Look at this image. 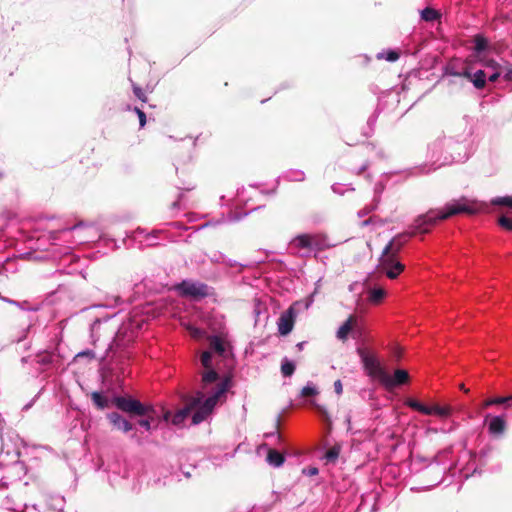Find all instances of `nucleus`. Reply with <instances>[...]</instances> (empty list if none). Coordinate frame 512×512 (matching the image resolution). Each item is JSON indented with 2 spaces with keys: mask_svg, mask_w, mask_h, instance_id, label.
Returning a JSON list of instances; mask_svg holds the SVG:
<instances>
[{
  "mask_svg": "<svg viewBox=\"0 0 512 512\" xmlns=\"http://www.w3.org/2000/svg\"><path fill=\"white\" fill-rule=\"evenodd\" d=\"M135 112L138 115L140 127H144V125L146 124V115H145V113L141 109H139V108H135Z\"/></svg>",
  "mask_w": 512,
  "mask_h": 512,
  "instance_id": "obj_52",
  "label": "nucleus"
},
{
  "mask_svg": "<svg viewBox=\"0 0 512 512\" xmlns=\"http://www.w3.org/2000/svg\"><path fill=\"white\" fill-rule=\"evenodd\" d=\"M504 72L502 73V77L506 81H512V65L505 63L503 65Z\"/></svg>",
  "mask_w": 512,
  "mask_h": 512,
  "instance_id": "obj_44",
  "label": "nucleus"
},
{
  "mask_svg": "<svg viewBox=\"0 0 512 512\" xmlns=\"http://www.w3.org/2000/svg\"><path fill=\"white\" fill-rule=\"evenodd\" d=\"M430 413L428 415H437L440 417H448L451 415L452 409L450 406L433 405L428 406Z\"/></svg>",
  "mask_w": 512,
  "mask_h": 512,
  "instance_id": "obj_26",
  "label": "nucleus"
},
{
  "mask_svg": "<svg viewBox=\"0 0 512 512\" xmlns=\"http://www.w3.org/2000/svg\"><path fill=\"white\" fill-rule=\"evenodd\" d=\"M224 265H226L227 267H231V268H232V267H238V268H239V271H241V270H242V268L244 267V265H242V264L238 263V262H237V261H235V260L228 259L227 257H226V259H225Z\"/></svg>",
  "mask_w": 512,
  "mask_h": 512,
  "instance_id": "obj_50",
  "label": "nucleus"
},
{
  "mask_svg": "<svg viewBox=\"0 0 512 512\" xmlns=\"http://www.w3.org/2000/svg\"><path fill=\"white\" fill-rule=\"evenodd\" d=\"M179 202H180V199H179L178 201L173 202L172 207H173V208L178 207Z\"/></svg>",
  "mask_w": 512,
  "mask_h": 512,
  "instance_id": "obj_64",
  "label": "nucleus"
},
{
  "mask_svg": "<svg viewBox=\"0 0 512 512\" xmlns=\"http://www.w3.org/2000/svg\"><path fill=\"white\" fill-rule=\"evenodd\" d=\"M144 320L136 315L128 319V321L119 324L117 313L109 316L97 317L90 327V335L95 345L102 338L105 341H112L108 344L105 353L101 356L102 360L108 358L119 359L129 357L127 349L134 342L138 335V331L142 328Z\"/></svg>",
  "mask_w": 512,
  "mask_h": 512,
  "instance_id": "obj_2",
  "label": "nucleus"
},
{
  "mask_svg": "<svg viewBox=\"0 0 512 512\" xmlns=\"http://www.w3.org/2000/svg\"><path fill=\"white\" fill-rule=\"evenodd\" d=\"M133 92L138 99H140L142 101H146V96L140 87L134 86Z\"/></svg>",
  "mask_w": 512,
  "mask_h": 512,
  "instance_id": "obj_54",
  "label": "nucleus"
},
{
  "mask_svg": "<svg viewBox=\"0 0 512 512\" xmlns=\"http://www.w3.org/2000/svg\"><path fill=\"white\" fill-rule=\"evenodd\" d=\"M33 402H30L28 403L27 405L24 406V410H28L31 406H32Z\"/></svg>",
  "mask_w": 512,
  "mask_h": 512,
  "instance_id": "obj_63",
  "label": "nucleus"
},
{
  "mask_svg": "<svg viewBox=\"0 0 512 512\" xmlns=\"http://www.w3.org/2000/svg\"><path fill=\"white\" fill-rule=\"evenodd\" d=\"M474 43V52L476 56L480 59L482 58L483 52H485L489 48V41L482 34H477L473 38Z\"/></svg>",
  "mask_w": 512,
  "mask_h": 512,
  "instance_id": "obj_23",
  "label": "nucleus"
},
{
  "mask_svg": "<svg viewBox=\"0 0 512 512\" xmlns=\"http://www.w3.org/2000/svg\"><path fill=\"white\" fill-rule=\"evenodd\" d=\"M82 274V269L78 270L77 268H71L70 270H66V274H74V273Z\"/></svg>",
  "mask_w": 512,
  "mask_h": 512,
  "instance_id": "obj_59",
  "label": "nucleus"
},
{
  "mask_svg": "<svg viewBox=\"0 0 512 512\" xmlns=\"http://www.w3.org/2000/svg\"><path fill=\"white\" fill-rule=\"evenodd\" d=\"M458 77H465L469 81H471V77H473V73L471 72V70L468 66H463V67H461V71L459 72Z\"/></svg>",
  "mask_w": 512,
  "mask_h": 512,
  "instance_id": "obj_46",
  "label": "nucleus"
},
{
  "mask_svg": "<svg viewBox=\"0 0 512 512\" xmlns=\"http://www.w3.org/2000/svg\"><path fill=\"white\" fill-rule=\"evenodd\" d=\"M481 209L482 205L476 201L461 198L447 203L442 210H430L418 216L412 225V231L397 234L384 247L379 258V270L389 279L397 278L405 268L399 261L398 254L412 236L417 233H428L439 220H445L460 213L475 214Z\"/></svg>",
  "mask_w": 512,
  "mask_h": 512,
  "instance_id": "obj_1",
  "label": "nucleus"
},
{
  "mask_svg": "<svg viewBox=\"0 0 512 512\" xmlns=\"http://www.w3.org/2000/svg\"><path fill=\"white\" fill-rule=\"evenodd\" d=\"M486 73L483 70H477L473 73V77H471V82L477 89H482L486 84Z\"/></svg>",
  "mask_w": 512,
  "mask_h": 512,
  "instance_id": "obj_27",
  "label": "nucleus"
},
{
  "mask_svg": "<svg viewBox=\"0 0 512 512\" xmlns=\"http://www.w3.org/2000/svg\"><path fill=\"white\" fill-rule=\"evenodd\" d=\"M499 225L508 231H512V218L506 215H502L498 221Z\"/></svg>",
  "mask_w": 512,
  "mask_h": 512,
  "instance_id": "obj_40",
  "label": "nucleus"
},
{
  "mask_svg": "<svg viewBox=\"0 0 512 512\" xmlns=\"http://www.w3.org/2000/svg\"><path fill=\"white\" fill-rule=\"evenodd\" d=\"M392 353H393V356L397 360L400 359V357H401V349L399 347H394Z\"/></svg>",
  "mask_w": 512,
  "mask_h": 512,
  "instance_id": "obj_58",
  "label": "nucleus"
},
{
  "mask_svg": "<svg viewBox=\"0 0 512 512\" xmlns=\"http://www.w3.org/2000/svg\"><path fill=\"white\" fill-rule=\"evenodd\" d=\"M387 378H388L387 381L382 380L381 383L387 388H392V387L400 386V385L407 383L409 380V374L405 370L397 369V370H395L393 376H391L387 372Z\"/></svg>",
  "mask_w": 512,
  "mask_h": 512,
  "instance_id": "obj_14",
  "label": "nucleus"
},
{
  "mask_svg": "<svg viewBox=\"0 0 512 512\" xmlns=\"http://www.w3.org/2000/svg\"><path fill=\"white\" fill-rule=\"evenodd\" d=\"M45 391H51L55 399L62 404L64 401V390L61 378H55L48 381L46 386L43 388Z\"/></svg>",
  "mask_w": 512,
  "mask_h": 512,
  "instance_id": "obj_17",
  "label": "nucleus"
},
{
  "mask_svg": "<svg viewBox=\"0 0 512 512\" xmlns=\"http://www.w3.org/2000/svg\"><path fill=\"white\" fill-rule=\"evenodd\" d=\"M37 361L41 365H56L61 361V356L54 351H45L38 355Z\"/></svg>",
  "mask_w": 512,
  "mask_h": 512,
  "instance_id": "obj_22",
  "label": "nucleus"
},
{
  "mask_svg": "<svg viewBox=\"0 0 512 512\" xmlns=\"http://www.w3.org/2000/svg\"><path fill=\"white\" fill-rule=\"evenodd\" d=\"M186 329L189 332V334L191 335V337L196 340L202 339L206 334V332L203 329L198 328L192 324H188L186 326Z\"/></svg>",
  "mask_w": 512,
  "mask_h": 512,
  "instance_id": "obj_33",
  "label": "nucleus"
},
{
  "mask_svg": "<svg viewBox=\"0 0 512 512\" xmlns=\"http://www.w3.org/2000/svg\"><path fill=\"white\" fill-rule=\"evenodd\" d=\"M318 472H319L318 468H316V467H309V468L303 470V473H305L309 476L317 475Z\"/></svg>",
  "mask_w": 512,
  "mask_h": 512,
  "instance_id": "obj_57",
  "label": "nucleus"
},
{
  "mask_svg": "<svg viewBox=\"0 0 512 512\" xmlns=\"http://www.w3.org/2000/svg\"><path fill=\"white\" fill-rule=\"evenodd\" d=\"M1 505L2 508L13 512H23L27 508V505L21 501H15L12 494L7 495Z\"/></svg>",
  "mask_w": 512,
  "mask_h": 512,
  "instance_id": "obj_20",
  "label": "nucleus"
},
{
  "mask_svg": "<svg viewBox=\"0 0 512 512\" xmlns=\"http://www.w3.org/2000/svg\"><path fill=\"white\" fill-rule=\"evenodd\" d=\"M209 350L204 351L201 355V364L207 370L202 375V388L208 391V388H214L216 385L230 377L220 379L219 374L212 368V357L216 354L218 357L226 359L230 355L229 343L223 334L212 335L208 337Z\"/></svg>",
  "mask_w": 512,
  "mask_h": 512,
  "instance_id": "obj_5",
  "label": "nucleus"
},
{
  "mask_svg": "<svg viewBox=\"0 0 512 512\" xmlns=\"http://www.w3.org/2000/svg\"><path fill=\"white\" fill-rule=\"evenodd\" d=\"M407 405H408L410 408H412V409H414V410H416V411H418V412H420V413H422V414L427 415V414H429V413H430V411L428 410V406H426V405H424V404L420 403L419 401H417V400H415V399H409V400L407 401Z\"/></svg>",
  "mask_w": 512,
  "mask_h": 512,
  "instance_id": "obj_30",
  "label": "nucleus"
},
{
  "mask_svg": "<svg viewBox=\"0 0 512 512\" xmlns=\"http://www.w3.org/2000/svg\"><path fill=\"white\" fill-rule=\"evenodd\" d=\"M461 68L454 63H449L445 68V74L450 76H459Z\"/></svg>",
  "mask_w": 512,
  "mask_h": 512,
  "instance_id": "obj_42",
  "label": "nucleus"
},
{
  "mask_svg": "<svg viewBox=\"0 0 512 512\" xmlns=\"http://www.w3.org/2000/svg\"><path fill=\"white\" fill-rule=\"evenodd\" d=\"M357 318L354 315H350L348 319L339 327L336 333V337L341 340H347L349 333L352 332L354 326L356 325Z\"/></svg>",
  "mask_w": 512,
  "mask_h": 512,
  "instance_id": "obj_18",
  "label": "nucleus"
},
{
  "mask_svg": "<svg viewBox=\"0 0 512 512\" xmlns=\"http://www.w3.org/2000/svg\"><path fill=\"white\" fill-rule=\"evenodd\" d=\"M377 58L378 59H385L389 62H394L396 60H398L399 58V53L397 51H394V50H389L387 52H380L377 54Z\"/></svg>",
  "mask_w": 512,
  "mask_h": 512,
  "instance_id": "obj_36",
  "label": "nucleus"
},
{
  "mask_svg": "<svg viewBox=\"0 0 512 512\" xmlns=\"http://www.w3.org/2000/svg\"><path fill=\"white\" fill-rule=\"evenodd\" d=\"M172 225H173V226H175V227H177V228H184V227H183L180 223H178V222H174Z\"/></svg>",
  "mask_w": 512,
  "mask_h": 512,
  "instance_id": "obj_62",
  "label": "nucleus"
},
{
  "mask_svg": "<svg viewBox=\"0 0 512 512\" xmlns=\"http://www.w3.org/2000/svg\"><path fill=\"white\" fill-rule=\"evenodd\" d=\"M491 203L493 205H504L512 208V197L511 196H505V197H496L492 199Z\"/></svg>",
  "mask_w": 512,
  "mask_h": 512,
  "instance_id": "obj_39",
  "label": "nucleus"
},
{
  "mask_svg": "<svg viewBox=\"0 0 512 512\" xmlns=\"http://www.w3.org/2000/svg\"><path fill=\"white\" fill-rule=\"evenodd\" d=\"M229 388L230 380L228 378L219 382L216 387L208 388V391L202 388L195 396L186 400L185 406L173 416L172 423L181 425L188 416H191L193 424H200L212 413L216 404L225 397Z\"/></svg>",
  "mask_w": 512,
  "mask_h": 512,
  "instance_id": "obj_3",
  "label": "nucleus"
},
{
  "mask_svg": "<svg viewBox=\"0 0 512 512\" xmlns=\"http://www.w3.org/2000/svg\"><path fill=\"white\" fill-rule=\"evenodd\" d=\"M79 261V259L75 255H71L69 259V264L71 265L73 261Z\"/></svg>",
  "mask_w": 512,
  "mask_h": 512,
  "instance_id": "obj_61",
  "label": "nucleus"
},
{
  "mask_svg": "<svg viewBox=\"0 0 512 512\" xmlns=\"http://www.w3.org/2000/svg\"><path fill=\"white\" fill-rule=\"evenodd\" d=\"M318 394V389L312 382H308L301 390L302 397H310Z\"/></svg>",
  "mask_w": 512,
  "mask_h": 512,
  "instance_id": "obj_35",
  "label": "nucleus"
},
{
  "mask_svg": "<svg viewBox=\"0 0 512 512\" xmlns=\"http://www.w3.org/2000/svg\"><path fill=\"white\" fill-rule=\"evenodd\" d=\"M480 63L488 68V69H491L492 71L493 70H499V69H504L503 68V65L500 64L499 62H497L496 60L494 59H488L486 57H482L479 59Z\"/></svg>",
  "mask_w": 512,
  "mask_h": 512,
  "instance_id": "obj_32",
  "label": "nucleus"
},
{
  "mask_svg": "<svg viewBox=\"0 0 512 512\" xmlns=\"http://www.w3.org/2000/svg\"><path fill=\"white\" fill-rule=\"evenodd\" d=\"M7 485H8V483H7V481L5 480V477H3V478L1 479L0 489H2V488H6V487H7Z\"/></svg>",
  "mask_w": 512,
  "mask_h": 512,
  "instance_id": "obj_60",
  "label": "nucleus"
},
{
  "mask_svg": "<svg viewBox=\"0 0 512 512\" xmlns=\"http://www.w3.org/2000/svg\"><path fill=\"white\" fill-rule=\"evenodd\" d=\"M490 419L488 423V431L492 435H502L506 429V421L504 416H491L487 415L486 420Z\"/></svg>",
  "mask_w": 512,
  "mask_h": 512,
  "instance_id": "obj_16",
  "label": "nucleus"
},
{
  "mask_svg": "<svg viewBox=\"0 0 512 512\" xmlns=\"http://www.w3.org/2000/svg\"><path fill=\"white\" fill-rule=\"evenodd\" d=\"M176 289L183 296L202 298L208 295L209 287L198 281L183 280L176 286Z\"/></svg>",
  "mask_w": 512,
  "mask_h": 512,
  "instance_id": "obj_10",
  "label": "nucleus"
},
{
  "mask_svg": "<svg viewBox=\"0 0 512 512\" xmlns=\"http://www.w3.org/2000/svg\"><path fill=\"white\" fill-rule=\"evenodd\" d=\"M91 398H92L94 405L97 406L99 409H104V408L108 407V405H109L108 398L105 397L100 392H93L91 395Z\"/></svg>",
  "mask_w": 512,
  "mask_h": 512,
  "instance_id": "obj_29",
  "label": "nucleus"
},
{
  "mask_svg": "<svg viewBox=\"0 0 512 512\" xmlns=\"http://www.w3.org/2000/svg\"><path fill=\"white\" fill-rule=\"evenodd\" d=\"M5 301H7L10 304L16 305L19 308L24 309V310H32V311H36L37 310V308H33V309L25 308L24 306L27 304V302H18V301L10 300V299H5Z\"/></svg>",
  "mask_w": 512,
  "mask_h": 512,
  "instance_id": "obj_53",
  "label": "nucleus"
},
{
  "mask_svg": "<svg viewBox=\"0 0 512 512\" xmlns=\"http://www.w3.org/2000/svg\"><path fill=\"white\" fill-rule=\"evenodd\" d=\"M285 457L283 454L274 449H269L267 455V462L273 467H280L283 465Z\"/></svg>",
  "mask_w": 512,
  "mask_h": 512,
  "instance_id": "obj_24",
  "label": "nucleus"
},
{
  "mask_svg": "<svg viewBox=\"0 0 512 512\" xmlns=\"http://www.w3.org/2000/svg\"><path fill=\"white\" fill-rule=\"evenodd\" d=\"M63 297L64 290L62 289V284H58L57 289L47 294L44 300V304L47 306H56L62 302Z\"/></svg>",
  "mask_w": 512,
  "mask_h": 512,
  "instance_id": "obj_21",
  "label": "nucleus"
},
{
  "mask_svg": "<svg viewBox=\"0 0 512 512\" xmlns=\"http://www.w3.org/2000/svg\"><path fill=\"white\" fill-rule=\"evenodd\" d=\"M304 177H305L304 172L297 170V171L292 172L290 179L293 181H302V180H304Z\"/></svg>",
  "mask_w": 512,
  "mask_h": 512,
  "instance_id": "obj_49",
  "label": "nucleus"
},
{
  "mask_svg": "<svg viewBox=\"0 0 512 512\" xmlns=\"http://www.w3.org/2000/svg\"><path fill=\"white\" fill-rule=\"evenodd\" d=\"M357 354L360 357L366 374L370 378L377 379L380 382H382V380L387 381V371L375 354L370 353L368 350L361 347L357 348Z\"/></svg>",
  "mask_w": 512,
  "mask_h": 512,
  "instance_id": "obj_9",
  "label": "nucleus"
},
{
  "mask_svg": "<svg viewBox=\"0 0 512 512\" xmlns=\"http://www.w3.org/2000/svg\"><path fill=\"white\" fill-rule=\"evenodd\" d=\"M386 292L381 287L372 288L369 290L368 299L372 303H379L385 297Z\"/></svg>",
  "mask_w": 512,
  "mask_h": 512,
  "instance_id": "obj_28",
  "label": "nucleus"
},
{
  "mask_svg": "<svg viewBox=\"0 0 512 512\" xmlns=\"http://www.w3.org/2000/svg\"><path fill=\"white\" fill-rule=\"evenodd\" d=\"M47 506L55 512H62L64 510V497L58 495L49 497Z\"/></svg>",
  "mask_w": 512,
  "mask_h": 512,
  "instance_id": "obj_25",
  "label": "nucleus"
},
{
  "mask_svg": "<svg viewBox=\"0 0 512 512\" xmlns=\"http://www.w3.org/2000/svg\"><path fill=\"white\" fill-rule=\"evenodd\" d=\"M334 391L337 395H341L343 392V385L341 380H336L334 382Z\"/></svg>",
  "mask_w": 512,
  "mask_h": 512,
  "instance_id": "obj_55",
  "label": "nucleus"
},
{
  "mask_svg": "<svg viewBox=\"0 0 512 512\" xmlns=\"http://www.w3.org/2000/svg\"><path fill=\"white\" fill-rule=\"evenodd\" d=\"M340 451H341V448L339 445H334L333 447H331L325 454V458L327 461L329 462H334L337 460V458L339 457V454H340Z\"/></svg>",
  "mask_w": 512,
  "mask_h": 512,
  "instance_id": "obj_37",
  "label": "nucleus"
},
{
  "mask_svg": "<svg viewBox=\"0 0 512 512\" xmlns=\"http://www.w3.org/2000/svg\"><path fill=\"white\" fill-rule=\"evenodd\" d=\"M138 425L145 429L146 431H149L151 429L150 421L147 419H141L138 421Z\"/></svg>",
  "mask_w": 512,
  "mask_h": 512,
  "instance_id": "obj_56",
  "label": "nucleus"
},
{
  "mask_svg": "<svg viewBox=\"0 0 512 512\" xmlns=\"http://www.w3.org/2000/svg\"><path fill=\"white\" fill-rule=\"evenodd\" d=\"M334 244L328 242L325 234H299L290 241V248L302 257H309L313 252L323 251Z\"/></svg>",
  "mask_w": 512,
  "mask_h": 512,
  "instance_id": "obj_6",
  "label": "nucleus"
},
{
  "mask_svg": "<svg viewBox=\"0 0 512 512\" xmlns=\"http://www.w3.org/2000/svg\"><path fill=\"white\" fill-rule=\"evenodd\" d=\"M373 202L374 203L372 205L365 206L364 208H362L361 210L358 211V216L360 218L367 216L369 213H371L377 207L378 200L373 199Z\"/></svg>",
  "mask_w": 512,
  "mask_h": 512,
  "instance_id": "obj_41",
  "label": "nucleus"
},
{
  "mask_svg": "<svg viewBox=\"0 0 512 512\" xmlns=\"http://www.w3.org/2000/svg\"><path fill=\"white\" fill-rule=\"evenodd\" d=\"M225 259H226V256L223 253H221V252H215L210 257V260L213 263H222V264H224Z\"/></svg>",
  "mask_w": 512,
  "mask_h": 512,
  "instance_id": "obj_45",
  "label": "nucleus"
},
{
  "mask_svg": "<svg viewBox=\"0 0 512 512\" xmlns=\"http://www.w3.org/2000/svg\"><path fill=\"white\" fill-rule=\"evenodd\" d=\"M512 399V396H507V397H496V398H492V399H488L486 400L484 403H483V406L484 407H489L491 405H496V404H507L510 402V400Z\"/></svg>",
  "mask_w": 512,
  "mask_h": 512,
  "instance_id": "obj_38",
  "label": "nucleus"
},
{
  "mask_svg": "<svg viewBox=\"0 0 512 512\" xmlns=\"http://www.w3.org/2000/svg\"><path fill=\"white\" fill-rule=\"evenodd\" d=\"M384 190V185L381 183V182H378L375 184V187H374V199H377L378 202L380 201V194L383 192Z\"/></svg>",
  "mask_w": 512,
  "mask_h": 512,
  "instance_id": "obj_48",
  "label": "nucleus"
},
{
  "mask_svg": "<svg viewBox=\"0 0 512 512\" xmlns=\"http://www.w3.org/2000/svg\"><path fill=\"white\" fill-rule=\"evenodd\" d=\"M295 371V364L288 359H284L281 364V372L283 376L290 377Z\"/></svg>",
  "mask_w": 512,
  "mask_h": 512,
  "instance_id": "obj_31",
  "label": "nucleus"
},
{
  "mask_svg": "<svg viewBox=\"0 0 512 512\" xmlns=\"http://www.w3.org/2000/svg\"><path fill=\"white\" fill-rule=\"evenodd\" d=\"M98 237L97 228L92 224L78 222L72 226L66 225V242H69L73 248L94 241Z\"/></svg>",
  "mask_w": 512,
  "mask_h": 512,
  "instance_id": "obj_8",
  "label": "nucleus"
},
{
  "mask_svg": "<svg viewBox=\"0 0 512 512\" xmlns=\"http://www.w3.org/2000/svg\"><path fill=\"white\" fill-rule=\"evenodd\" d=\"M32 326V323H30L26 328L22 330L21 335L16 339L18 343L24 341L27 338V333L31 330Z\"/></svg>",
  "mask_w": 512,
  "mask_h": 512,
  "instance_id": "obj_51",
  "label": "nucleus"
},
{
  "mask_svg": "<svg viewBox=\"0 0 512 512\" xmlns=\"http://www.w3.org/2000/svg\"><path fill=\"white\" fill-rule=\"evenodd\" d=\"M161 232V230H153L151 232H147L144 228L139 227L131 232L129 237H131L135 242L139 244V248L152 247L158 244L156 240L158 239V235Z\"/></svg>",
  "mask_w": 512,
  "mask_h": 512,
  "instance_id": "obj_11",
  "label": "nucleus"
},
{
  "mask_svg": "<svg viewBox=\"0 0 512 512\" xmlns=\"http://www.w3.org/2000/svg\"><path fill=\"white\" fill-rule=\"evenodd\" d=\"M109 421L113 424V426L123 432H129L132 430L131 423L123 418L119 413L112 412L108 414Z\"/></svg>",
  "mask_w": 512,
  "mask_h": 512,
  "instance_id": "obj_19",
  "label": "nucleus"
},
{
  "mask_svg": "<svg viewBox=\"0 0 512 512\" xmlns=\"http://www.w3.org/2000/svg\"><path fill=\"white\" fill-rule=\"evenodd\" d=\"M115 404L120 410L128 413H134L138 416H144L148 411V408L140 401L131 398L116 397Z\"/></svg>",
  "mask_w": 512,
  "mask_h": 512,
  "instance_id": "obj_12",
  "label": "nucleus"
},
{
  "mask_svg": "<svg viewBox=\"0 0 512 512\" xmlns=\"http://www.w3.org/2000/svg\"><path fill=\"white\" fill-rule=\"evenodd\" d=\"M4 419L0 416V439L2 447L0 451V458L2 461L12 463L14 468L23 470V463L19 461L20 447L23 445V440L15 433L7 435V439L3 436Z\"/></svg>",
  "mask_w": 512,
  "mask_h": 512,
  "instance_id": "obj_7",
  "label": "nucleus"
},
{
  "mask_svg": "<svg viewBox=\"0 0 512 512\" xmlns=\"http://www.w3.org/2000/svg\"><path fill=\"white\" fill-rule=\"evenodd\" d=\"M47 239L51 242V246L53 247V259L61 260L64 256V252L62 251V246L59 242L62 240V231H50L47 235Z\"/></svg>",
  "mask_w": 512,
  "mask_h": 512,
  "instance_id": "obj_15",
  "label": "nucleus"
},
{
  "mask_svg": "<svg viewBox=\"0 0 512 512\" xmlns=\"http://www.w3.org/2000/svg\"><path fill=\"white\" fill-rule=\"evenodd\" d=\"M439 13L433 8H425L421 11V18L425 21H434L438 19Z\"/></svg>",
  "mask_w": 512,
  "mask_h": 512,
  "instance_id": "obj_34",
  "label": "nucleus"
},
{
  "mask_svg": "<svg viewBox=\"0 0 512 512\" xmlns=\"http://www.w3.org/2000/svg\"><path fill=\"white\" fill-rule=\"evenodd\" d=\"M95 357V352L92 350L81 351L74 356V361H78L82 358L92 359Z\"/></svg>",
  "mask_w": 512,
  "mask_h": 512,
  "instance_id": "obj_43",
  "label": "nucleus"
},
{
  "mask_svg": "<svg viewBox=\"0 0 512 512\" xmlns=\"http://www.w3.org/2000/svg\"><path fill=\"white\" fill-rule=\"evenodd\" d=\"M295 313L292 308L281 314L278 319V331L281 335L289 334L294 326Z\"/></svg>",
  "mask_w": 512,
  "mask_h": 512,
  "instance_id": "obj_13",
  "label": "nucleus"
},
{
  "mask_svg": "<svg viewBox=\"0 0 512 512\" xmlns=\"http://www.w3.org/2000/svg\"><path fill=\"white\" fill-rule=\"evenodd\" d=\"M504 72V69L499 70H493L492 73L488 76V80L490 82H496L500 76H502V73Z\"/></svg>",
  "mask_w": 512,
  "mask_h": 512,
  "instance_id": "obj_47",
  "label": "nucleus"
},
{
  "mask_svg": "<svg viewBox=\"0 0 512 512\" xmlns=\"http://www.w3.org/2000/svg\"><path fill=\"white\" fill-rule=\"evenodd\" d=\"M471 130H465L462 134L455 136L444 137L436 140L430 147L431 158L433 159L432 166L425 173L436 170L444 165H449L454 162H464L469 156V138Z\"/></svg>",
  "mask_w": 512,
  "mask_h": 512,
  "instance_id": "obj_4",
  "label": "nucleus"
}]
</instances>
